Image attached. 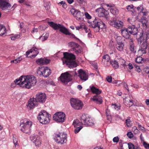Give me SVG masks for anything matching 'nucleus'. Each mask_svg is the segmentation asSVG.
<instances>
[{
    "label": "nucleus",
    "mask_w": 149,
    "mask_h": 149,
    "mask_svg": "<svg viewBox=\"0 0 149 149\" xmlns=\"http://www.w3.org/2000/svg\"><path fill=\"white\" fill-rule=\"evenodd\" d=\"M107 81L109 82H111L112 81V77L111 76H107L106 78Z\"/></svg>",
    "instance_id": "nucleus-55"
},
{
    "label": "nucleus",
    "mask_w": 149,
    "mask_h": 149,
    "mask_svg": "<svg viewBox=\"0 0 149 149\" xmlns=\"http://www.w3.org/2000/svg\"><path fill=\"white\" fill-rule=\"evenodd\" d=\"M102 59H104V61H109L110 60V56L108 54H106L103 56Z\"/></svg>",
    "instance_id": "nucleus-39"
},
{
    "label": "nucleus",
    "mask_w": 149,
    "mask_h": 149,
    "mask_svg": "<svg viewBox=\"0 0 149 149\" xmlns=\"http://www.w3.org/2000/svg\"><path fill=\"white\" fill-rule=\"evenodd\" d=\"M143 70L146 73L149 74L148 75V77L149 78V67L146 66L144 68Z\"/></svg>",
    "instance_id": "nucleus-42"
},
{
    "label": "nucleus",
    "mask_w": 149,
    "mask_h": 149,
    "mask_svg": "<svg viewBox=\"0 0 149 149\" xmlns=\"http://www.w3.org/2000/svg\"><path fill=\"white\" fill-rule=\"evenodd\" d=\"M33 52L34 54L32 55V57H35L39 53L38 51V49L36 47H33Z\"/></svg>",
    "instance_id": "nucleus-35"
},
{
    "label": "nucleus",
    "mask_w": 149,
    "mask_h": 149,
    "mask_svg": "<svg viewBox=\"0 0 149 149\" xmlns=\"http://www.w3.org/2000/svg\"><path fill=\"white\" fill-rule=\"evenodd\" d=\"M70 103L72 107L74 109L80 110L83 106V102L80 100L72 98L70 100Z\"/></svg>",
    "instance_id": "nucleus-11"
},
{
    "label": "nucleus",
    "mask_w": 149,
    "mask_h": 149,
    "mask_svg": "<svg viewBox=\"0 0 149 149\" xmlns=\"http://www.w3.org/2000/svg\"><path fill=\"white\" fill-rule=\"evenodd\" d=\"M113 105L114 106V108L115 109H116L117 110H118L120 109V106H118L116 104H113Z\"/></svg>",
    "instance_id": "nucleus-58"
},
{
    "label": "nucleus",
    "mask_w": 149,
    "mask_h": 149,
    "mask_svg": "<svg viewBox=\"0 0 149 149\" xmlns=\"http://www.w3.org/2000/svg\"><path fill=\"white\" fill-rule=\"evenodd\" d=\"M20 36L19 35H15L10 37L11 39L12 40H15V39L19 38L20 37Z\"/></svg>",
    "instance_id": "nucleus-41"
},
{
    "label": "nucleus",
    "mask_w": 149,
    "mask_h": 149,
    "mask_svg": "<svg viewBox=\"0 0 149 149\" xmlns=\"http://www.w3.org/2000/svg\"><path fill=\"white\" fill-rule=\"evenodd\" d=\"M41 73L42 76L46 78L51 74V71L50 69L46 67L43 68V70L41 71Z\"/></svg>",
    "instance_id": "nucleus-24"
},
{
    "label": "nucleus",
    "mask_w": 149,
    "mask_h": 149,
    "mask_svg": "<svg viewBox=\"0 0 149 149\" xmlns=\"http://www.w3.org/2000/svg\"><path fill=\"white\" fill-rule=\"evenodd\" d=\"M127 134L128 137L130 139L132 138L133 136V134L131 132H128Z\"/></svg>",
    "instance_id": "nucleus-54"
},
{
    "label": "nucleus",
    "mask_w": 149,
    "mask_h": 149,
    "mask_svg": "<svg viewBox=\"0 0 149 149\" xmlns=\"http://www.w3.org/2000/svg\"><path fill=\"white\" fill-rule=\"evenodd\" d=\"M84 14L87 19H90L91 18V16L87 12H85Z\"/></svg>",
    "instance_id": "nucleus-53"
},
{
    "label": "nucleus",
    "mask_w": 149,
    "mask_h": 149,
    "mask_svg": "<svg viewBox=\"0 0 149 149\" xmlns=\"http://www.w3.org/2000/svg\"><path fill=\"white\" fill-rule=\"evenodd\" d=\"M120 31L123 37L127 39L130 38V34L133 35H137L138 32V30L136 26L134 24L129 26L127 28H122Z\"/></svg>",
    "instance_id": "nucleus-3"
},
{
    "label": "nucleus",
    "mask_w": 149,
    "mask_h": 149,
    "mask_svg": "<svg viewBox=\"0 0 149 149\" xmlns=\"http://www.w3.org/2000/svg\"><path fill=\"white\" fill-rule=\"evenodd\" d=\"M135 61L136 63H139L144 62L145 61V60L142 57L138 56L135 59Z\"/></svg>",
    "instance_id": "nucleus-33"
},
{
    "label": "nucleus",
    "mask_w": 149,
    "mask_h": 149,
    "mask_svg": "<svg viewBox=\"0 0 149 149\" xmlns=\"http://www.w3.org/2000/svg\"><path fill=\"white\" fill-rule=\"evenodd\" d=\"M44 6L45 7V9L46 10H48L49 9V7L48 5L46 3H45L44 4Z\"/></svg>",
    "instance_id": "nucleus-64"
},
{
    "label": "nucleus",
    "mask_w": 149,
    "mask_h": 149,
    "mask_svg": "<svg viewBox=\"0 0 149 149\" xmlns=\"http://www.w3.org/2000/svg\"><path fill=\"white\" fill-rule=\"evenodd\" d=\"M141 22L143 26L144 27L143 28L146 29L148 25L147 24L148 21L146 20V18L145 17H143V18L141 19Z\"/></svg>",
    "instance_id": "nucleus-30"
},
{
    "label": "nucleus",
    "mask_w": 149,
    "mask_h": 149,
    "mask_svg": "<svg viewBox=\"0 0 149 149\" xmlns=\"http://www.w3.org/2000/svg\"><path fill=\"white\" fill-rule=\"evenodd\" d=\"M33 52V49H31L30 50L27 51L26 52V57H28V56L29 54L31 53H32Z\"/></svg>",
    "instance_id": "nucleus-57"
},
{
    "label": "nucleus",
    "mask_w": 149,
    "mask_h": 149,
    "mask_svg": "<svg viewBox=\"0 0 149 149\" xmlns=\"http://www.w3.org/2000/svg\"><path fill=\"white\" fill-rule=\"evenodd\" d=\"M53 118L57 122L63 123L65 120V114L63 112H58L54 115Z\"/></svg>",
    "instance_id": "nucleus-12"
},
{
    "label": "nucleus",
    "mask_w": 149,
    "mask_h": 149,
    "mask_svg": "<svg viewBox=\"0 0 149 149\" xmlns=\"http://www.w3.org/2000/svg\"><path fill=\"white\" fill-rule=\"evenodd\" d=\"M78 11L75 10L74 8H72L71 9L70 12L71 14L73 15L74 17L75 15V14Z\"/></svg>",
    "instance_id": "nucleus-40"
},
{
    "label": "nucleus",
    "mask_w": 149,
    "mask_h": 149,
    "mask_svg": "<svg viewBox=\"0 0 149 149\" xmlns=\"http://www.w3.org/2000/svg\"><path fill=\"white\" fill-rule=\"evenodd\" d=\"M32 123L28 120L25 119L21 120L20 126L21 130L23 132L28 133L30 132Z\"/></svg>",
    "instance_id": "nucleus-9"
},
{
    "label": "nucleus",
    "mask_w": 149,
    "mask_h": 149,
    "mask_svg": "<svg viewBox=\"0 0 149 149\" xmlns=\"http://www.w3.org/2000/svg\"><path fill=\"white\" fill-rule=\"evenodd\" d=\"M129 149H138L139 147L137 146H135L132 143H128Z\"/></svg>",
    "instance_id": "nucleus-36"
},
{
    "label": "nucleus",
    "mask_w": 149,
    "mask_h": 149,
    "mask_svg": "<svg viewBox=\"0 0 149 149\" xmlns=\"http://www.w3.org/2000/svg\"><path fill=\"white\" fill-rule=\"evenodd\" d=\"M13 143L14 144V145L15 146H19V145L18 144V143H17V139L16 138H15L14 137H13Z\"/></svg>",
    "instance_id": "nucleus-47"
},
{
    "label": "nucleus",
    "mask_w": 149,
    "mask_h": 149,
    "mask_svg": "<svg viewBox=\"0 0 149 149\" xmlns=\"http://www.w3.org/2000/svg\"><path fill=\"white\" fill-rule=\"evenodd\" d=\"M4 29H6L5 27L2 25L0 24V31H1L2 30H3Z\"/></svg>",
    "instance_id": "nucleus-62"
},
{
    "label": "nucleus",
    "mask_w": 149,
    "mask_h": 149,
    "mask_svg": "<svg viewBox=\"0 0 149 149\" xmlns=\"http://www.w3.org/2000/svg\"><path fill=\"white\" fill-rule=\"evenodd\" d=\"M123 84V86L128 91H129V90L127 84L125 82H124Z\"/></svg>",
    "instance_id": "nucleus-59"
},
{
    "label": "nucleus",
    "mask_w": 149,
    "mask_h": 149,
    "mask_svg": "<svg viewBox=\"0 0 149 149\" xmlns=\"http://www.w3.org/2000/svg\"><path fill=\"white\" fill-rule=\"evenodd\" d=\"M73 50L74 51L75 53L77 54L80 53L82 51V48L77 43H75L74 47L72 48Z\"/></svg>",
    "instance_id": "nucleus-23"
},
{
    "label": "nucleus",
    "mask_w": 149,
    "mask_h": 149,
    "mask_svg": "<svg viewBox=\"0 0 149 149\" xmlns=\"http://www.w3.org/2000/svg\"><path fill=\"white\" fill-rule=\"evenodd\" d=\"M63 58L66 59L65 62L66 65H68L69 68H75L77 66V63L74 61L76 58L74 54L65 52L63 53Z\"/></svg>",
    "instance_id": "nucleus-4"
},
{
    "label": "nucleus",
    "mask_w": 149,
    "mask_h": 149,
    "mask_svg": "<svg viewBox=\"0 0 149 149\" xmlns=\"http://www.w3.org/2000/svg\"><path fill=\"white\" fill-rule=\"evenodd\" d=\"M78 72L79 74L78 76L81 80L86 81L88 79V75L84 70L82 69H79Z\"/></svg>",
    "instance_id": "nucleus-20"
},
{
    "label": "nucleus",
    "mask_w": 149,
    "mask_h": 149,
    "mask_svg": "<svg viewBox=\"0 0 149 149\" xmlns=\"http://www.w3.org/2000/svg\"><path fill=\"white\" fill-rule=\"evenodd\" d=\"M59 31L63 33L65 35H68L69 33L68 30L63 25H62Z\"/></svg>",
    "instance_id": "nucleus-29"
},
{
    "label": "nucleus",
    "mask_w": 149,
    "mask_h": 149,
    "mask_svg": "<svg viewBox=\"0 0 149 149\" xmlns=\"http://www.w3.org/2000/svg\"><path fill=\"white\" fill-rule=\"evenodd\" d=\"M125 61L121 58H118L117 60L111 61H110V65L115 69H117L119 67V64L124 65L125 64Z\"/></svg>",
    "instance_id": "nucleus-13"
},
{
    "label": "nucleus",
    "mask_w": 149,
    "mask_h": 149,
    "mask_svg": "<svg viewBox=\"0 0 149 149\" xmlns=\"http://www.w3.org/2000/svg\"><path fill=\"white\" fill-rule=\"evenodd\" d=\"M95 11L98 12L99 17H106L109 14V12L103 8H100L95 10Z\"/></svg>",
    "instance_id": "nucleus-17"
},
{
    "label": "nucleus",
    "mask_w": 149,
    "mask_h": 149,
    "mask_svg": "<svg viewBox=\"0 0 149 149\" xmlns=\"http://www.w3.org/2000/svg\"><path fill=\"white\" fill-rule=\"evenodd\" d=\"M84 15L82 12L78 11L75 14V17L77 20L81 21L84 20Z\"/></svg>",
    "instance_id": "nucleus-26"
},
{
    "label": "nucleus",
    "mask_w": 149,
    "mask_h": 149,
    "mask_svg": "<svg viewBox=\"0 0 149 149\" xmlns=\"http://www.w3.org/2000/svg\"><path fill=\"white\" fill-rule=\"evenodd\" d=\"M6 29L3 30H2L1 31H0V35L1 36H3L5 34L6 32Z\"/></svg>",
    "instance_id": "nucleus-60"
},
{
    "label": "nucleus",
    "mask_w": 149,
    "mask_h": 149,
    "mask_svg": "<svg viewBox=\"0 0 149 149\" xmlns=\"http://www.w3.org/2000/svg\"><path fill=\"white\" fill-rule=\"evenodd\" d=\"M75 42H71L68 43V46L70 47L73 48L74 47Z\"/></svg>",
    "instance_id": "nucleus-48"
},
{
    "label": "nucleus",
    "mask_w": 149,
    "mask_h": 149,
    "mask_svg": "<svg viewBox=\"0 0 149 149\" xmlns=\"http://www.w3.org/2000/svg\"><path fill=\"white\" fill-rule=\"evenodd\" d=\"M80 120L82 123H83L84 125L87 126H91L94 124L93 120L87 115L82 114L80 117Z\"/></svg>",
    "instance_id": "nucleus-10"
},
{
    "label": "nucleus",
    "mask_w": 149,
    "mask_h": 149,
    "mask_svg": "<svg viewBox=\"0 0 149 149\" xmlns=\"http://www.w3.org/2000/svg\"><path fill=\"white\" fill-rule=\"evenodd\" d=\"M14 82L16 84L19 85L20 87L27 88L34 86L36 83V79H32L31 77L25 76H22L19 79H16Z\"/></svg>",
    "instance_id": "nucleus-1"
},
{
    "label": "nucleus",
    "mask_w": 149,
    "mask_h": 149,
    "mask_svg": "<svg viewBox=\"0 0 149 149\" xmlns=\"http://www.w3.org/2000/svg\"><path fill=\"white\" fill-rule=\"evenodd\" d=\"M68 33V35L71 36L72 38L78 40L80 42H81V41L79 39L76 37L72 33H71L69 32Z\"/></svg>",
    "instance_id": "nucleus-46"
},
{
    "label": "nucleus",
    "mask_w": 149,
    "mask_h": 149,
    "mask_svg": "<svg viewBox=\"0 0 149 149\" xmlns=\"http://www.w3.org/2000/svg\"><path fill=\"white\" fill-rule=\"evenodd\" d=\"M129 49L130 51L133 53H135L136 51L135 47L134 44H132V42L131 44H129Z\"/></svg>",
    "instance_id": "nucleus-32"
},
{
    "label": "nucleus",
    "mask_w": 149,
    "mask_h": 149,
    "mask_svg": "<svg viewBox=\"0 0 149 149\" xmlns=\"http://www.w3.org/2000/svg\"><path fill=\"white\" fill-rule=\"evenodd\" d=\"M77 74V73L74 71H74H69L62 73L59 78L62 82L67 84L72 80V77L76 75Z\"/></svg>",
    "instance_id": "nucleus-5"
},
{
    "label": "nucleus",
    "mask_w": 149,
    "mask_h": 149,
    "mask_svg": "<svg viewBox=\"0 0 149 149\" xmlns=\"http://www.w3.org/2000/svg\"><path fill=\"white\" fill-rule=\"evenodd\" d=\"M128 68L130 69L131 70L133 68V67L132 64L130 63L128 64Z\"/></svg>",
    "instance_id": "nucleus-63"
},
{
    "label": "nucleus",
    "mask_w": 149,
    "mask_h": 149,
    "mask_svg": "<svg viewBox=\"0 0 149 149\" xmlns=\"http://www.w3.org/2000/svg\"><path fill=\"white\" fill-rule=\"evenodd\" d=\"M132 131L134 132H136V133L137 132L139 131L137 129L136 127V126H134L133 127L132 129Z\"/></svg>",
    "instance_id": "nucleus-61"
},
{
    "label": "nucleus",
    "mask_w": 149,
    "mask_h": 149,
    "mask_svg": "<svg viewBox=\"0 0 149 149\" xmlns=\"http://www.w3.org/2000/svg\"><path fill=\"white\" fill-rule=\"evenodd\" d=\"M111 13L114 15H118V11L117 9L116 8H111L110 9Z\"/></svg>",
    "instance_id": "nucleus-34"
},
{
    "label": "nucleus",
    "mask_w": 149,
    "mask_h": 149,
    "mask_svg": "<svg viewBox=\"0 0 149 149\" xmlns=\"http://www.w3.org/2000/svg\"><path fill=\"white\" fill-rule=\"evenodd\" d=\"M53 138L57 143L62 145L67 141V134L64 132L58 134L55 133L53 135Z\"/></svg>",
    "instance_id": "nucleus-6"
},
{
    "label": "nucleus",
    "mask_w": 149,
    "mask_h": 149,
    "mask_svg": "<svg viewBox=\"0 0 149 149\" xmlns=\"http://www.w3.org/2000/svg\"><path fill=\"white\" fill-rule=\"evenodd\" d=\"M109 24L112 26L117 29H118L121 27L123 24V22L119 20H110L109 21Z\"/></svg>",
    "instance_id": "nucleus-18"
},
{
    "label": "nucleus",
    "mask_w": 149,
    "mask_h": 149,
    "mask_svg": "<svg viewBox=\"0 0 149 149\" xmlns=\"http://www.w3.org/2000/svg\"><path fill=\"white\" fill-rule=\"evenodd\" d=\"M133 5H128L126 7V8L129 11H131L130 10L131 9H132L133 8Z\"/></svg>",
    "instance_id": "nucleus-56"
},
{
    "label": "nucleus",
    "mask_w": 149,
    "mask_h": 149,
    "mask_svg": "<svg viewBox=\"0 0 149 149\" xmlns=\"http://www.w3.org/2000/svg\"><path fill=\"white\" fill-rule=\"evenodd\" d=\"M91 99L96 103L98 104H101L102 102V97L98 95L94 96L93 98H91Z\"/></svg>",
    "instance_id": "nucleus-22"
},
{
    "label": "nucleus",
    "mask_w": 149,
    "mask_h": 149,
    "mask_svg": "<svg viewBox=\"0 0 149 149\" xmlns=\"http://www.w3.org/2000/svg\"><path fill=\"white\" fill-rule=\"evenodd\" d=\"M131 122V121L130 119H127L125 120V123L127 126L128 127H130L131 126V125H130Z\"/></svg>",
    "instance_id": "nucleus-44"
},
{
    "label": "nucleus",
    "mask_w": 149,
    "mask_h": 149,
    "mask_svg": "<svg viewBox=\"0 0 149 149\" xmlns=\"http://www.w3.org/2000/svg\"><path fill=\"white\" fill-rule=\"evenodd\" d=\"M143 145L146 149H149V143H148L146 142H144Z\"/></svg>",
    "instance_id": "nucleus-51"
},
{
    "label": "nucleus",
    "mask_w": 149,
    "mask_h": 149,
    "mask_svg": "<svg viewBox=\"0 0 149 149\" xmlns=\"http://www.w3.org/2000/svg\"><path fill=\"white\" fill-rule=\"evenodd\" d=\"M48 23L50 26L53 28L55 30L58 29L60 30L62 26V25L59 24H57L53 22H48Z\"/></svg>",
    "instance_id": "nucleus-25"
},
{
    "label": "nucleus",
    "mask_w": 149,
    "mask_h": 149,
    "mask_svg": "<svg viewBox=\"0 0 149 149\" xmlns=\"http://www.w3.org/2000/svg\"><path fill=\"white\" fill-rule=\"evenodd\" d=\"M138 126L139 127V129L141 131H142L143 132H145L146 130L145 128L143 127L139 123L138 124Z\"/></svg>",
    "instance_id": "nucleus-45"
},
{
    "label": "nucleus",
    "mask_w": 149,
    "mask_h": 149,
    "mask_svg": "<svg viewBox=\"0 0 149 149\" xmlns=\"http://www.w3.org/2000/svg\"><path fill=\"white\" fill-rule=\"evenodd\" d=\"M104 60V59H102V63H103V65L105 66H109L110 65V61H105Z\"/></svg>",
    "instance_id": "nucleus-37"
},
{
    "label": "nucleus",
    "mask_w": 149,
    "mask_h": 149,
    "mask_svg": "<svg viewBox=\"0 0 149 149\" xmlns=\"http://www.w3.org/2000/svg\"><path fill=\"white\" fill-rule=\"evenodd\" d=\"M92 28L94 29L95 32H99L100 29H105L106 28L105 24L100 19L95 18L91 24Z\"/></svg>",
    "instance_id": "nucleus-7"
},
{
    "label": "nucleus",
    "mask_w": 149,
    "mask_h": 149,
    "mask_svg": "<svg viewBox=\"0 0 149 149\" xmlns=\"http://www.w3.org/2000/svg\"><path fill=\"white\" fill-rule=\"evenodd\" d=\"M136 40L139 45H141L143 46V44L147 40L146 35H143V33H140L139 36L136 37Z\"/></svg>",
    "instance_id": "nucleus-16"
},
{
    "label": "nucleus",
    "mask_w": 149,
    "mask_h": 149,
    "mask_svg": "<svg viewBox=\"0 0 149 149\" xmlns=\"http://www.w3.org/2000/svg\"><path fill=\"white\" fill-rule=\"evenodd\" d=\"M22 59V58H21V56L17 58L16 59H15L14 60L15 63H16L19 62Z\"/></svg>",
    "instance_id": "nucleus-52"
},
{
    "label": "nucleus",
    "mask_w": 149,
    "mask_h": 149,
    "mask_svg": "<svg viewBox=\"0 0 149 149\" xmlns=\"http://www.w3.org/2000/svg\"><path fill=\"white\" fill-rule=\"evenodd\" d=\"M124 44L122 41H117L116 45L117 49L119 51H122L123 49Z\"/></svg>",
    "instance_id": "nucleus-27"
},
{
    "label": "nucleus",
    "mask_w": 149,
    "mask_h": 149,
    "mask_svg": "<svg viewBox=\"0 0 149 149\" xmlns=\"http://www.w3.org/2000/svg\"><path fill=\"white\" fill-rule=\"evenodd\" d=\"M36 146H39L41 144V140L40 137H37L36 139L33 141Z\"/></svg>",
    "instance_id": "nucleus-31"
},
{
    "label": "nucleus",
    "mask_w": 149,
    "mask_h": 149,
    "mask_svg": "<svg viewBox=\"0 0 149 149\" xmlns=\"http://www.w3.org/2000/svg\"><path fill=\"white\" fill-rule=\"evenodd\" d=\"M37 137H39L38 136H37L35 135L34 134L31 135L30 137V140L32 141H33H33L34 140H35L37 138Z\"/></svg>",
    "instance_id": "nucleus-43"
},
{
    "label": "nucleus",
    "mask_w": 149,
    "mask_h": 149,
    "mask_svg": "<svg viewBox=\"0 0 149 149\" xmlns=\"http://www.w3.org/2000/svg\"><path fill=\"white\" fill-rule=\"evenodd\" d=\"M8 1V0H0V8L3 10H6L10 8L11 6Z\"/></svg>",
    "instance_id": "nucleus-14"
},
{
    "label": "nucleus",
    "mask_w": 149,
    "mask_h": 149,
    "mask_svg": "<svg viewBox=\"0 0 149 149\" xmlns=\"http://www.w3.org/2000/svg\"><path fill=\"white\" fill-rule=\"evenodd\" d=\"M146 49L149 50V40H147L145 43H144L143 46H141L138 51L141 52L143 54H146Z\"/></svg>",
    "instance_id": "nucleus-19"
},
{
    "label": "nucleus",
    "mask_w": 149,
    "mask_h": 149,
    "mask_svg": "<svg viewBox=\"0 0 149 149\" xmlns=\"http://www.w3.org/2000/svg\"><path fill=\"white\" fill-rule=\"evenodd\" d=\"M51 115L45 111L43 110L39 113L38 118L39 122L42 124H45L50 121Z\"/></svg>",
    "instance_id": "nucleus-8"
},
{
    "label": "nucleus",
    "mask_w": 149,
    "mask_h": 149,
    "mask_svg": "<svg viewBox=\"0 0 149 149\" xmlns=\"http://www.w3.org/2000/svg\"><path fill=\"white\" fill-rule=\"evenodd\" d=\"M119 138L118 136L114 137L113 139V141L114 143H118L119 141Z\"/></svg>",
    "instance_id": "nucleus-49"
},
{
    "label": "nucleus",
    "mask_w": 149,
    "mask_h": 149,
    "mask_svg": "<svg viewBox=\"0 0 149 149\" xmlns=\"http://www.w3.org/2000/svg\"><path fill=\"white\" fill-rule=\"evenodd\" d=\"M46 99L47 96L45 93L38 92L36 94L35 97H33L30 99L27 105L28 107L30 109H33L37 106L39 103H44Z\"/></svg>",
    "instance_id": "nucleus-2"
},
{
    "label": "nucleus",
    "mask_w": 149,
    "mask_h": 149,
    "mask_svg": "<svg viewBox=\"0 0 149 149\" xmlns=\"http://www.w3.org/2000/svg\"><path fill=\"white\" fill-rule=\"evenodd\" d=\"M82 124V122H80L77 119L75 120L73 123V125L75 128L74 130L75 134H77L82 128L83 126L81 125Z\"/></svg>",
    "instance_id": "nucleus-15"
},
{
    "label": "nucleus",
    "mask_w": 149,
    "mask_h": 149,
    "mask_svg": "<svg viewBox=\"0 0 149 149\" xmlns=\"http://www.w3.org/2000/svg\"><path fill=\"white\" fill-rule=\"evenodd\" d=\"M48 36L49 34L47 33L45 35L40 37V39L42 41H44L47 39Z\"/></svg>",
    "instance_id": "nucleus-38"
},
{
    "label": "nucleus",
    "mask_w": 149,
    "mask_h": 149,
    "mask_svg": "<svg viewBox=\"0 0 149 149\" xmlns=\"http://www.w3.org/2000/svg\"><path fill=\"white\" fill-rule=\"evenodd\" d=\"M91 90L92 93L94 94H95L96 95H98L100 94L102 91L99 89L96 88L95 86H90Z\"/></svg>",
    "instance_id": "nucleus-28"
},
{
    "label": "nucleus",
    "mask_w": 149,
    "mask_h": 149,
    "mask_svg": "<svg viewBox=\"0 0 149 149\" xmlns=\"http://www.w3.org/2000/svg\"><path fill=\"white\" fill-rule=\"evenodd\" d=\"M50 61L49 59L41 58L37 60L36 62L38 65H46L49 63Z\"/></svg>",
    "instance_id": "nucleus-21"
},
{
    "label": "nucleus",
    "mask_w": 149,
    "mask_h": 149,
    "mask_svg": "<svg viewBox=\"0 0 149 149\" xmlns=\"http://www.w3.org/2000/svg\"><path fill=\"white\" fill-rule=\"evenodd\" d=\"M136 9L138 11H140V12L141 13L142 10H144L143 7L142 5L138 6L137 7Z\"/></svg>",
    "instance_id": "nucleus-50"
}]
</instances>
